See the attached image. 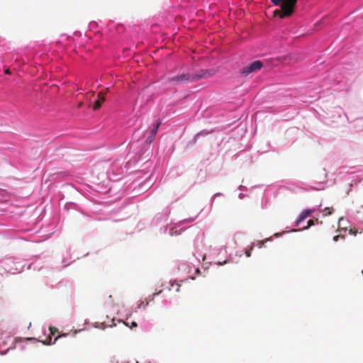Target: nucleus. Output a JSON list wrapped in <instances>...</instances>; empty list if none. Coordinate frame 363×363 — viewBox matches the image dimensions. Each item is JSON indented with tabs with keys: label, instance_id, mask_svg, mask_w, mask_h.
Instances as JSON below:
<instances>
[{
	"label": "nucleus",
	"instance_id": "1",
	"mask_svg": "<svg viewBox=\"0 0 363 363\" xmlns=\"http://www.w3.org/2000/svg\"><path fill=\"white\" fill-rule=\"evenodd\" d=\"M213 72L211 70L202 69L198 74H181L175 77L169 78V82L175 85L184 84L188 82H194L200 79L208 78L213 75Z\"/></svg>",
	"mask_w": 363,
	"mask_h": 363
},
{
	"label": "nucleus",
	"instance_id": "2",
	"mask_svg": "<svg viewBox=\"0 0 363 363\" xmlns=\"http://www.w3.org/2000/svg\"><path fill=\"white\" fill-rule=\"evenodd\" d=\"M276 5H281V9H276L274 16H279L281 18L290 16L293 12L297 0H271Z\"/></svg>",
	"mask_w": 363,
	"mask_h": 363
},
{
	"label": "nucleus",
	"instance_id": "3",
	"mask_svg": "<svg viewBox=\"0 0 363 363\" xmlns=\"http://www.w3.org/2000/svg\"><path fill=\"white\" fill-rule=\"evenodd\" d=\"M262 67L263 63L259 60H256L252 62L249 65L244 67L241 70V73L243 75H248L261 69Z\"/></svg>",
	"mask_w": 363,
	"mask_h": 363
},
{
	"label": "nucleus",
	"instance_id": "4",
	"mask_svg": "<svg viewBox=\"0 0 363 363\" xmlns=\"http://www.w3.org/2000/svg\"><path fill=\"white\" fill-rule=\"evenodd\" d=\"M99 99L95 101L93 109L98 110L101 108L102 104L105 101V94L103 92H99L98 94Z\"/></svg>",
	"mask_w": 363,
	"mask_h": 363
},
{
	"label": "nucleus",
	"instance_id": "5",
	"mask_svg": "<svg viewBox=\"0 0 363 363\" xmlns=\"http://www.w3.org/2000/svg\"><path fill=\"white\" fill-rule=\"evenodd\" d=\"M311 213V211L309 209L303 210L301 214L299 215V217L296 220V225H299L302 221H303L307 217L310 216Z\"/></svg>",
	"mask_w": 363,
	"mask_h": 363
},
{
	"label": "nucleus",
	"instance_id": "6",
	"mask_svg": "<svg viewBox=\"0 0 363 363\" xmlns=\"http://www.w3.org/2000/svg\"><path fill=\"white\" fill-rule=\"evenodd\" d=\"M160 124H161V122H157L156 123V125H155V127L151 130L150 135V136L147 138V141L149 143H151L152 141V140L154 139L155 136L157 134V130H158L159 126L160 125Z\"/></svg>",
	"mask_w": 363,
	"mask_h": 363
},
{
	"label": "nucleus",
	"instance_id": "7",
	"mask_svg": "<svg viewBox=\"0 0 363 363\" xmlns=\"http://www.w3.org/2000/svg\"><path fill=\"white\" fill-rule=\"evenodd\" d=\"M49 330L50 332V335L47 337L45 341L43 342L45 345H50L52 340L51 335H55V333L57 332V329L53 326H50Z\"/></svg>",
	"mask_w": 363,
	"mask_h": 363
},
{
	"label": "nucleus",
	"instance_id": "8",
	"mask_svg": "<svg viewBox=\"0 0 363 363\" xmlns=\"http://www.w3.org/2000/svg\"><path fill=\"white\" fill-rule=\"evenodd\" d=\"M333 208L326 207L323 210V213L324 216H326L330 215L333 213Z\"/></svg>",
	"mask_w": 363,
	"mask_h": 363
},
{
	"label": "nucleus",
	"instance_id": "9",
	"mask_svg": "<svg viewBox=\"0 0 363 363\" xmlns=\"http://www.w3.org/2000/svg\"><path fill=\"white\" fill-rule=\"evenodd\" d=\"M315 221H318V219H316ZM314 224H315V220H309L308 221L307 225L306 227H304L303 229V230H306L308 228H310L311 226L313 225Z\"/></svg>",
	"mask_w": 363,
	"mask_h": 363
},
{
	"label": "nucleus",
	"instance_id": "10",
	"mask_svg": "<svg viewBox=\"0 0 363 363\" xmlns=\"http://www.w3.org/2000/svg\"><path fill=\"white\" fill-rule=\"evenodd\" d=\"M148 305V301H146V303H145L144 301H143L140 305H139V308H141L143 307V308H145L146 307V306Z\"/></svg>",
	"mask_w": 363,
	"mask_h": 363
},
{
	"label": "nucleus",
	"instance_id": "11",
	"mask_svg": "<svg viewBox=\"0 0 363 363\" xmlns=\"http://www.w3.org/2000/svg\"><path fill=\"white\" fill-rule=\"evenodd\" d=\"M339 238H342V239H343V238H344V236H341V235H336V236H334V238H333V240H334L335 242H337V241L339 240Z\"/></svg>",
	"mask_w": 363,
	"mask_h": 363
},
{
	"label": "nucleus",
	"instance_id": "12",
	"mask_svg": "<svg viewBox=\"0 0 363 363\" xmlns=\"http://www.w3.org/2000/svg\"><path fill=\"white\" fill-rule=\"evenodd\" d=\"M357 231L356 229H354V228H351L350 230V233L352 234V235H355L357 234Z\"/></svg>",
	"mask_w": 363,
	"mask_h": 363
},
{
	"label": "nucleus",
	"instance_id": "13",
	"mask_svg": "<svg viewBox=\"0 0 363 363\" xmlns=\"http://www.w3.org/2000/svg\"><path fill=\"white\" fill-rule=\"evenodd\" d=\"M251 250H252V248L250 250L245 251V255L247 257H250V255H251Z\"/></svg>",
	"mask_w": 363,
	"mask_h": 363
},
{
	"label": "nucleus",
	"instance_id": "14",
	"mask_svg": "<svg viewBox=\"0 0 363 363\" xmlns=\"http://www.w3.org/2000/svg\"><path fill=\"white\" fill-rule=\"evenodd\" d=\"M65 335H66V334H63L62 335H58L57 337H56L55 338V340H54L53 344H55V342L57 341V340L58 338H60L61 336H65Z\"/></svg>",
	"mask_w": 363,
	"mask_h": 363
},
{
	"label": "nucleus",
	"instance_id": "15",
	"mask_svg": "<svg viewBox=\"0 0 363 363\" xmlns=\"http://www.w3.org/2000/svg\"><path fill=\"white\" fill-rule=\"evenodd\" d=\"M137 325H137V323H136L135 322H134V321H133V322H132V323H131V328H133V327H137Z\"/></svg>",
	"mask_w": 363,
	"mask_h": 363
},
{
	"label": "nucleus",
	"instance_id": "16",
	"mask_svg": "<svg viewBox=\"0 0 363 363\" xmlns=\"http://www.w3.org/2000/svg\"><path fill=\"white\" fill-rule=\"evenodd\" d=\"M5 74H11L10 70H9V69H6V70H5Z\"/></svg>",
	"mask_w": 363,
	"mask_h": 363
},
{
	"label": "nucleus",
	"instance_id": "17",
	"mask_svg": "<svg viewBox=\"0 0 363 363\" xmlns=\"http://www.w3.org/2000/svg\"><path fill=\"white\" fill-rule=\"evenodd\" d=\"M160 293H161V291H160L158 293H155L153 294L152 296H155L156 295H158Z\"/></svg>",
	"mask_w": 363,
	"mask_h": 363
},
{
	"label": "nucleus",
	"instance_id": "18",
	"mask_svg": "<svg viewBox=\"0 0 363 363\" xmlns=\"http://www.w3.org/2000/svg\"><path fill=\"white\" fill-rule=\"evenodd\" d=\"M82 105H83V103H82V102H81V103H79V104L78 107H79V108H80V107H82Z\"/></svg>",
	"mask_w": 363,
	"mask_h": 363
},
{
	"label": "nucleus",
	"instance_id": "19",
	"mask_svg": "<svg viewBox=\"0 0 363 363\" xmlns=\"http://www.w3.org/2000/svg\"><path fill=\"white\" fill-rule=\"evenodd\" d=\"M176 291H179V285H177V289H176Z\"/></svg>",
	"mask_w": 363,
	"mask_h": 363
},
{
	"label": "nucleus",
	"instance_id": "20",
	"mask_svg": "<svg viewBox=\"0 0 363 363\" xmlns=\"http://www.w3.org/2000/svg\"><path fill=\"white\" fill-rule=\"evenodd\" d=\"M0 192H4V191H3L2 189H0Z\"/></svg>",
	"mask_w": 363,
	"mask_h": 363
},
{
	"label": "nucleus",
	"instance_id": "21",
	"mask_svg": "<svg viewBox=\"0 0 363 363\" xmlns=\"http://www.w3.org/2000/svg\"><path fill=\"white\" fill-rule=\"evenodd\" d=\"M362 273H363V270H362Z\"/></svg>",
	"mask_w": 363,
	"mask_h": 363
}]
</instances>
